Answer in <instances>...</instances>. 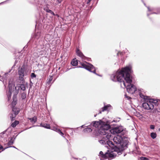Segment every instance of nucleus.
Here are the masks:
<instances>
[{
  "label": "nucleus",
  "instance_id": "9d476101",
  "mask_svg": "<svg viewBox=\"0 0 160 160\" xmlns=\"http://www.w3.org/2000/svg\"><path fill=\"white\" fill-rule=\"evenodd\" d=\"M14 86V85L12 83H10V82H9L8 85V88H9V97L8 95V98H9V97L10 98L11 97L12 95V89H13V87Z\"/></svg>",
  "mask_w": 160,
  "mask_h": 160
},
{
  "label": "nucleus",
  "instance_id": "f704fd0d",
  "mask_svg": "<svg viewBox=\"0 0 160 160\" xmlns=\"http://www.w3.org/2000/svg\"><path fill=\"white\" fill-rule=\"evenodd\" d=\"M150 128L152 129H154L155 128V126L153 125H151L150 126Z\"/></svg>",
  "mask_w": 160,
  "mask_h": 160
},
{
  "label": "nucleus",
  "instance_id": "7c9ffc66",
  "mask_svg": "<svg viewBox=\"0 0 160 160\" xmlns=\"http://www.w3.org/2000/svg\"><path fill=\"white\" fill-rule=\"evenodd\" d=\"M26 93L25 92H23L22 94L21 98L22 99H24L26 98Z\"/></svg>",
  "mask_w": 160,
  "mask_h": 160
},
{
  "label": "nucleus",
  "instance_id": "72a5a7b5",
  "mask_svg": "<svg viewBox=\"0 0 160 160\" xmlns=\"http://www.w3.org/2000/svg\"><path fill=\"white\" fill-rule=\"evenodd\" d=\"M31 77L32 78H35L36 77V75L33 73H32L31 74Z\"/></svg>",
  "mask_w": 160,
  "mask_h": 160
},
{
  "label": "nucleus",
  "instance_id": "f257e3e1",
  "mask_svg": "<svg viewBox=\"0 0 160 160\" xmlns=\"http://www.w3.org/2000/svg\"><path fill=\"white\" fill-rule=\"evenodd\" d=\"M131 72V68L126 67L122 68L120 71H118L112 74L111 78L114 82H119L122 83L126 88L127 92L131 94H134L137 89L135 86L131 84L132 78L130 73Z\"/></svg>",
  "mask_w": 160,
  "mask_h": 160
},
{
  "label": "nucleus",
  "instance_id": "f03ea898",
  "mask_svg": "<svg viewBox=\"0 0 160 160\" xmlns=\"http://www.w3.org/2000/svg\"><path fill=\"white\" fill-rule=\"evenodd\" d=\"M110 126L109 124L106 123L104 122H102L101 126H100V128L98 131V133L101 135H105L110 133L111 136V130H109Z\"/></svg>",
  "mask_w": 160,
  "mask_h": 160
},
{
  "label": "nucleus",
  "instance_id": "423d86ee",
  "mask_svg": "<svg viewBox=\"0 0 160 160\" xmlns=\"http://www.w3.org/2000/svg\"><path fill=\"white\" fill-rule=\"evenodd\" d=\"M102 135V138L101 140H99V143L102 144L104 145L106 144V141L108 140H109L112 137V136H111L110 133L105 135Z\"/></svg>",
  "mask_w": 160,
  "mask_h": 160
},
{
  "label": "nucleus",
  "instance_id": "a878e982",
  "mask_svg": "<svg viewBox=\"0 0 160 160\" xmlns=\"http://www.w3.org/2000/svg\"><path fill=\"white\" fill-rule=\"evenodd\" d=\"M16 115L12 113H11L10 116V119L12 121H14L15 119V117Z\"/></svg>",
  "mask_w": 160,
  "mask_h": 160
},
{
  "label": "nucleus",
  "instance_id": "39448f33",
  "mask_svg": "<svg viewBox=\"0 0 160 160\" xmlns=\"http://www.w3.org/2000/svg\"><path fill=\"white\" fill-rule=\"evenodd\" d=\"M81 65L82 66L81 67L84 68L94 73H95L96 70L94 67L92 65L89 64V65H88V64L83 63H81Z\"/></svg>",
  "mask_w": 160,
  "mask_h": 160
},
{
  "label": "nucleus",
  "instance_id": "6e6552de",
  "mask_svg": "<svg viewBox=\"0 0 160 160\" xmlns=\"http://www.w3.org/2000/svg\"><path fill=\"white\" fill-rule=\"evenodd\" d=\"M114 143L117 147H119L122 141V138L119 135H117L116 137H114L113 138Z\"/></svg>",
  "mask_w": 160,
  "mask_h": 160
},
{
  "label": "nucleus",
  "instance_id": "0eeeda50",
  "mask_svg": "<svg viewBox=\"0 0 160 160\" xmlns=\"http://www.w3.org/2000/svg\"><path fill=\"white\" fill-rule=\"evenodd\" d=\"M123 130V128L121 126L114 127L111 129V135L112 134H115L119 133Z\"/></svg>",
  "mask_w": 160,
  "mask_h": 160
},
{
  "label": "nucleus",
  "instance_id": "37998d69",
  "mask_svg": "<svg viewBox=\"0 0 160 160\" xmlns=\"http://www.w3.org/2000/svg\"><path fill=\"white\" fill-rule=\"evenodd\" d=\"M13 147V148H15V147H14V146H13V147Z\"/></svg>",
  "mask_w": 160,
  "mask_h": 160
},
{
  "label": "nucleus",
  "instance_id": "2eb2a0df",
  "mask_svg": "<svg viewBox=\"0 0 160 160\" xmlns=\"http://www.w3.org/2000/svg\"><path fill=\"white\" fill-rule=\"evenodd\" d=\"M76 53L77 55L80 57L82 59H85L86 57L78 49L76 51Z\"/></svg>",
  "mask_w": 160,
  "mask_h": 160
},
{
  "label": "nucleus",
  "instance_id": "c756f323",
  "mask_svg": "<svg viewBox=\"0 0 160 160\" xmlns=\"http://www.w3.org/2000/svg\"><path fill=\"white\" fill-rule=\"evenodd\" d=\"M46 12H47L50 13L53 15H55V14L54 13V12H53L51 10L49 9L48 8H47L46 9Z\"/></svg>",
  "mask_w": 160,
  "mask_h": 160
},
{
  "label": "nucleus",
  "instance_id": "dca6fc26",
  "mask_svg": "<svg viewBox=\"0 0 160 160\" xmlns=\"http://www.w3.org/2000/svg\"><path fill=\"white\" fill-rule=\"evenodd\" d=\"M12 111L13 113V114L17 115H18L20 112L19 108L13 107L12 108Z\"/></svg>",
  "mask_w": 160,
  "mask_h": 160
},
{
  "label": "nucleus",
  "instance_id": "2f4dec72",
  "mask_svg": "<svg viewBox=\"0 0 160 160\" xmlns=\"http://www.w3.org/2000/svg\"><path fill=\"white\" fill-rule=\"evenodd\" d=\"M141 160H149V159L146 157H142L140 158Z\"/></svg>",
  "mask_w": 160,
  "mask_h": 160
},
{
  "label": "nucleus",
  "instance_id": "f8f14e48",
  "mask_svg": "<svg viewBox=\"0 0 160 160\" xmlns=\"http://www.w3.org/2000/svg\"><path fill=\"white\" fill-rule=\"evenodd\" d=\"M102 122L101 120L99 121H94L92 122L91 124H92L94 127L98 128L101 126Z\"/></svg>",
  "mask_w": 160,
  "mask_h": 160
},
{
  "label": "nucleus",
  "instance_id": "a211bd4d",
  "mask_svg": "<svg viewBox=\"0 0 160 160\" xmlns=\"http://www.w3.org/2000/svg\"><path fill=\"white\" fill-rule=\"evenodd\" d=\"M17 103V96L14 95L13 96V101L12 103V105L14 107Z\"/></svg>",
  "mask_w": 160,
  "mask_h": 160
},
{
  "label": "nucleus",
  "instance_id": "bb28decb",
  "mask_svg": "<svg viewBox=\"0 0 160 160\" xmlns=\"http://www.w3.org/2000/svg\"><path fill=\"white\" fill-rule=\"evenodd\" d=\"M37 118L36 117H34L32 118H29V119L32 122L35 123L37 121Z\"/></svg>",
  "mask_w": 160,
  "mask_h": 160
},
{
  "label": "nucleus",
  "instance_id": "7ed1b4c3",
  "mask_svg": "<svg viewBox=\"0 0 160 160\" xmlns=\"http://www.w3.org/2000/svg\"><path fill=\"white\" fill-rule=\"evenodd\" d=\"M158 100L153 99L148 100L147 102H144L142 104V106L145 109L149 110L152 109L154 108V105L152 103L156 105L158 102Z\"/></svg>",
  "mask_w": 160,
  "mask_h": 160
},
{
  "label": "nucleus",
  "instance_id": "b1692460",
  "mask_svg": "<svg viewBox=\"0 0 160 160\" xmlns=\"http://www.w3.org/2000/svg\"><path fill=\"white\" fill-rule=\"evenodd\" d=\"M19 123V122L18 121L15 120L12 123L11 126L13 128H15L17 125Z\"/></svg>",
  "mask_w": 160,
  "mask_h": 160
},
{
  "label": "nucleus",
  "instance_id": "20e7f679",
  "mask_svg": "<svg viewBox=\"0 0 160 160\" xmlns=\"http://www.w3.org/2000/svg\"><path fill=\"white\" fill-rule=\"evenodd\" d=\"M107 143L110 147L114 150V151L117 152V153L119 154V153H121V151L122 150V148H121L118 147L117 145H116L112 142L108 140L106 141Z\"/></svg>",
  "mask_w": 160,
  "mask_h": 160
},
{
  "label": "nucleus",
  "instance_id": "f3484780",
  "mask_svg": "<svg viewBox=\"0 0 160 160\" xmlns=\"http://www.w3.org/2000/svg\"><path fill=\"white\" fill-rule=\"evenodd\" d=\"M13 142H14L13 140V139L12 138L7 143L8 146L6 147L5 148H4L2 150V151L4 150L5 149L8 148L12 147L11 146L13 144Z\"/></svg>",
  "mask_w": 160,
  "mask_h": 160
},
{
  "label": "nucleus",
  "instance_id": "473e14b6",
  "mask_svg": "<svg viewBox=\"0 0 160 160\" xmlns=\"http://www.w3.org/2000/svg\"><path fill=\"white\" fill-rule=\"evenodd\" d=\"M23 76H20L19 77V80L22 82H23L24 81V78H23Z\"/></svg>",
  "mask_w": 160,
  "mask_h": 160
},
{
  "label": "nucleus",
  "instance_id": "393cba45",
  "mask_svg": "<svg viewBox=\"0 0 160 160\" xmlns=\"http://www.w3.org/2000/svg\"><path fill=\"white\" fill-rule=\"evenodd\" d=\"M18 86L22 90L25 91L26 90V87L24 84H18Z\"/></svg>",
  "mask_w": 160,
  "mask_h": 160
},
{
  "label": "nucleus",
  "instance_id": "c85d7f7f",
  "mask_svg": "<svg viewBox=\"0 0 160 160\" xmlns=\"http://www.w3.org/2000/svg\"><path fill=\"white\" fill-rule=\"evenodd\" d=\"M109 106L108 105L107 106H104L102 108V111L103 112L105 111H106L108 109V108Z\"/></svg>",
  "mask_w": 160,
  "mask_h": 160
},
{
  "label": "nucleus",
  "instance_id": "4468645a",
  "mask_svg": "<svg viewBox=\"0 0 160 160\" xmlns=\"http://www.w3.org/2000/svg\"><path fill=\"white\" fill-rule=\"evenodd\" d=\"M138 91H139V92H138L141 98H142L143 99H148L147 98H148V97L144 95L142 93V92H143V89H138Z\"/></svg>",
  "mask_w": 160,
  "mask_h": 160
},
{
  "label": "nucleus",
  "instance_id": "412c9836",
  "mask_svg": "<svg viewBox=\"0 0 160 160\" xmlns=\"http://www.w3.org/2000/svg\"><path fill=\"white\" fill-rule=\"evenodd\" d=\"M19 87L18 86H17L15 87V90L13 91L14 92V95H17L18 94L19 92Z\"/></svg>",
  "mask_w": 160,
  "mask_h": 160
},
{
  "label": "nucleus",
  "instance_id": "6ab92c4d",
  "mask_svg": "<svg viewBox=\"0 0 160 160\" xmlns=\"http://www.w3.org/2000/svg\"><path fill=\"white\" fill-rule=\"evenodd\" d=\"M78 63V60L76 58L73 59L71 61V63L73 66H76Z\"/></svg>",
  "mask_w": 160,
  "mask_h": 160
},
{
  "label": "nucleus",
  "instance_id": "c9c22d12",
  "mask_svg": "<svg viewBox=\"0 0 160 160\" xmlns=\"http://www.w3.org/2000/svg\"><path fill=\"white\" fill-rule=\"evenodd\" d=\"M4 148H3V147H2V146L1 145H0V150L2 149V150Z\"/></svg>",
  "mask_w": 160,
  "mask_h": 160
},
{
  "label": "nucleus",
  "instance_id": "e433bc0d",
  "mask_svg": "<svg viewBox=\"0 0 160 160\" xmlns=\"http://www.w3.org/2000/svg\"><path fill=\"white\" fill-rule=\"evenodd\" d=\"M63 0H57L58 2V3H61Z\"/></svg>",
  "mask_w": 160,
  "mask_h": 160
},
{
  "label": "nucleus",
  "instance_id": "4be33fe9",
  "mask_svg": "<svg viewBox=\"0 0 160 160\" xmlns=\"http://www.w3.org/2000/svg\"><path fill=\"white\" fill-rule=\"evenodd\" d=\"M92 131V129L89 127H88L87 128H84L83 130V131L84 132H86V133H88Z\"/></svg>",
  "mask_w": 160,
  "mask_h": 160
},
{
  "label": "nucleus",
  "instance_id": "aec40b11",
  "mask_svg": "<svg viewBox=\"0 0 160 160\" xmlns=\"http://www.w3.org/2000/svg\"><path fill=\"white\" fill-rule=\"evenodd\" d=\"M41 126L48 129H50V126L49 124H47L46 123H42L40 124Z\"/></svg>",
  "mask_w": 160,
  "mask_h": 160
},
{
  "label": "nucleus",
  "instance_id": "1a4fd4ad",
  "mask_svg": "<svg viewBox=\"0 0 160 160\" xmlns=\"http://www.w3.org/2000/svg\"><path fill=\"white\" fill-rule=\"evenodd\" d=\"M18 74L19 76H25L27 75V72L24 67H22L18 70Z\"/></svg>",
  "mask_w": 160,
  "mask_h": 160
},
{
  "label": "nucleus",
  "instance_id": "ddd939ff",
  "mask_svg": "<svg viewBox=\"0 0 160 160\" xmlns=\"http://www.w3.org/2000/svg\"><path fill=\"white\" fill-rule=\"evenodd\" d=\"M109 151H108V152H107V158H113L115 157L116 155V154L114 153V151H112L111 152H109Z\"/></svg>",
  "mask_w": 160,
  "mask_h": 160
},
{
  "label": "nucleus",
  "instance_id": "ea45409f",
  "mask_svg": "<svg viewBox=\"0 0 160 160\" xmlns=\"http://www.w3.org/2000/svg\"><path fill=\"white\" fill-rule=\"evenodd\" d=\"M88 1L87 2V3H89L92 0H88Z\"/></svg>",
  "mask_w": 160,
  "mask_h": 160
},
{
  "label": "nucleus",
  "instance_id": "4c0bfd02",
  "mask_svg": "<svg viewBox=\"0 0 160 160\" xmlns=\"http://www.w3.org/2000/svg\"><path fill=\"white\" fill-rule=\"evenodd\" d=\"M59 132L62 135H63V134L62 133V132L60 130H59Z\"/></svg>",
  "mask_w": 160,
  "mask_h": 160
},
{
  "label": "nucleus",
  "instance_id": "a19ab883",
  "mask_svg": "<svg viewBox=\"0 0 160 160\" xmlns=\"http://www.w3.org/2000/svg\"><path fill=\"white\" fill-rule=\"evenodd\" d=\"M97 115V114L95 115L94 116V117H96V116Z\"/></svg>",
  "mask_w": 160,
  "mask_h": 160
},
{
  "label": "nucleus",
  "instance_id": "5701e85b",
  "mask_svg": "<svg viewBox=\"0 0 160 160\" xmlns=\"http://www.w3.org/2000/svg\"><path fill=\"white\" fill-rule=\"evenodd\" d=\"M53 79V77H50L48 78V81H47L46 84V85H50V84L51 83V82L52 81Z\"/></svg>",
  "mask_w": 160,
  "mask_h": 160
},
{
  "label": "nucleus",
  "instance_id": "cd10ccee",
  "mask_svg": "<svg viewBox=\"0 0 160 160\" xmlns=\"http://www.w3.org/2000/svg\"><path fill=\"white\" fill-rule=\"evenodd\" d=\"M151 136L152 138L154 139L156 137V133L155 132H152L151 133Z\"/></svg>",
  "mask_w": 160,
  "mask_h": 160
},
{
  "label": "nucleus",
  "instance_id": "79ce46f5",
  "mask_svg": "<svg viewBox=\"0 0 160 160\" xmlns=\"http://www.w3.org/2000/svg\"><path fill=\"white\" fill-rule=\"evenodd\" d=\"M101 113V112L100 111L99 113Z\"/></svg>",
  "mask_w": 160,
  "mask_h": 160
},
{
  "label": "nucleus",
  "instance_id": "9b49d317",
  "mask_svg": "<svg viewBox=\"0 0 160 160\" xmlns=\"http://www.w3.org/2000/svg\"><path fill=\"white\" fill-rule=\"evenodd\" d=\"M107 152L104 154L102 152L100 151L99 154L100 160H104L106 159L107 158Z\"/></svg>",
  "mask_w": 160,
  "mask_h": 160
},
{
  "label": "nucleus",
  "instance_id": "58836bf2",
  "mask_svg": "<svg viewBox=\"0 0 160 160\" xmlns=\"http://www.w3.org/2000/svg\"><path fill=\"white\" fill-rule=\"evenodd\" d=\"M126 97L128 98V99H129L130 98L129 97V96H126Z\"/></svg>",
  "mask_w": 160,
  "mask_h": 160
}]
</instances>
